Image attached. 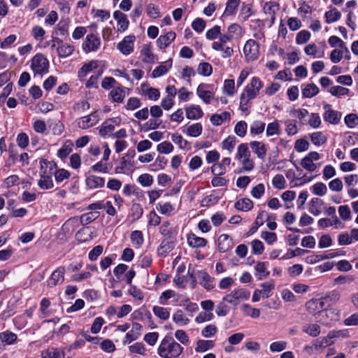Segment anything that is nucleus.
I'll use <instances>...</instances> for the list:
<instances>
[{
  "instance_id": "obj_45",
  "label": "nucleus",
  "mask_w": 358,
  "mask_h": 358,
  "mask_svg": "<svg viewBox=\"0 0 358 358\" xmlns=\"http://www.w3.org/2000/svg\"><path fill=\"white\" fill-rule=\"evenodd\" d=\"M203 128L200 123H195L187 128L186 134L192 137H197L201 135Z\"/></svg>"
},
{
  "instance_id": "obj_54",
  "label": "nucleus",
  "mask_w": 358,
  "mask_h": 358,
  "mask_svg": "<svg viewBox=\"0 0 358 358\" xmlns=\"http://www.w3.org/2000/svg\"><path fill=\"white\" fill-rule=\"evenodd\" d=\"M313 192L317 196H323L327 192V187L323 182H317L312 187Z\"/></svg>"
},
{
  "instance_id": "obj_64",
  "label": "nucleus",
  "mask_w": 358,
  "mask_h": 358,
  "mask_svg": "<svg viewBox=\"0 0 358 358\" xmlns=\"http://www.w3.org/2000/svg\"><path fill=\"white\" fill-rule=\"evenodd\" d=\"M265 188L262 183H259L254 187L251 190L252 196L255 199L261 198L264 194Z\"/></svg>"
},
{
  "instance_id": "obj_43",
  "label": "nucleus",
  "mask_w": 358,
  "mask_h": 358,
  "mask_svg": "<svg viewBox=\"0 0 358 358\" xmlns=\"http://www.w3.org/2000/svg\"><path fill=\"white\" fill-rule=\"evenodd\" d=\"M250 152L248 149V145L247 143H241L238 147V152L236 156V158L238 160H241L242 159L250 157Z\"/></svg>"
},
{
  "instance_id": "obj_11",
  "label": "nucleus",
  "mask_w": 358,
  "mask_h": 358,
  "mask_svg": "<svg viewBox=\"0 0 358 358\" xmlns=\"http://www.w3.org/2000/svg\"><path fill=\"white\" fill-rule=\"evenodd\" d=\"M200 280L199 283L207 290L213 289L215 286V279L209 275L204 270L199 271L197 273Z\"/></svg>"
},
{
  "instance_id": "obj_28",
  "label": "nucleus",
  "mask_w": 358,
  "mask_h": 358,
  "mask_svg": "<svg viewBox=\"0 0 358 358\" xmlns=\"http://www.w3.org/2000/svg\"><path fill=\"white\" fill-rule=\"evenodd\" d=\"M264 216H268V218H269V216L267 215V213L266 211H259L256 217L255 222L253 223L252 227L248 231V235H251L256 232L258 228L264 224L263 218Z\"/></svg>"
},
{
  "instance_id": "obj_39",
  "label": "nucleus",
  "mask_w": 358,
  "mask_h": 358,
  "mask_svg": "<svg viewBox=\"0 0 358 358\" xmlns=\"http://www.w3.org/2000/svg\"><path fill=\"white\" fill-rule=\"evenodd\" d=\"M0 340L7 345H12L17 340V335L11 331H6L0 334Z\"/></svg>"
},
{
  "instance_id": "obj_26",
  "label": "nucleus",
  "mask_w": 358,
  "mask_h": 358,
  "mask_svg": "<svg viewBox=\"0 0 358 358\" xmlns=\"http://www.w3.org/2000/svg\"><path fill=\"white\" fill-rule=\"evenodd\" d=\"M203 113L199 106L186 108V116L189 120H197L203 116Z\"/></svg>"
},
{
  "instance_id": "obj_36",
  "label": "nucleus",
  "mask_w": 358,
  "mask_h": 358,
  "mask_svg": "<svg viewBox=\"0 0 358 358\" xmlns=\"http://www.w3.org/2000/svg\"><path fill=\"white\" fill-rule=\"evenodd\" d=\"M214 347V342L208 340H199L196 343L195 348L196 352H206Z\"/></svg>"
},
{
  "instance_id": "obj_35",
  "label": "nucleus",
  "mask_w": 358,
  "mask_h": 358,
  "mask_svg": "<svg viewBox=\"0 0 358 358\" xmlns=\"http://www.w3.org/2000/svg\"><path fill=\"white\" fill-rule=\"evenodd\" d=\"M141 55L143 57L142 60L145 63H151L154 62L155 55L152 52L151 47L149 45H144L141 51Z\"/></svg>"
},
{
  "instance_id": "obj_38",
  "label": "nucleus",
  "mask_w": 358,
  "mask_h": 358,
  "mask_svg": "<svg viewBox=\"0 0 358 358\" xmlns=\"http://www.w3.org/2000/svg\"><path fill=\"white\" fill-rule=\"evenodd\" d=\"M152 311L155 315H156L157 317H159L161 320H166L169 318L170 313L168 310V308L155 306L152 308Z\"/></svg>"
},
{
  "instance_id": "obj_15",
  "label": "nucleus",
  "mask_w": 358,
  "mask_h": 358,
  "mask_svg": "<svg viewBox=\"0 0 358 358\" xmlns=\"http://www.w3.org/2000/svg\"><path fill=\"white\" fill-rule=\"evenodd\" d=\"M175 247L174 240L164 239L157 249V254L160 257H166Z\"/></svg>"
},
{
  "instance_id": "obj_58",
  "label": "nucleus",
  "mask_w": 358,
  "mask_h": 358,
  "mask_svg": "<svg viewBox=\"0 0 358 358\" xmlns=\"http://www.w3.org/2000/svg\"><path fill=\"white\" fill-rule=\"evenodd\" d=\"M303 331L308 335L316 337L320 333V327L317 324H310L306 327Z\"/></svg>"
},
{
  "instance_id": "obj_7",
  "label": "nucleus",
  "mask_w": 358,
  "mask_h": 358,
  "mask_svg": "<svg viewBox=\"0 0 358 358\" xmlns=\"http://www.w3.org/2000/svg\"><path fill=\"white\" fill-rule=\"evenodd\" d=\"M135 36L134 35H129L125 36L117 45V49L125 55H129L134 50V45L135 41Z\"/></svg>"
},
{
  "instance_id": "obj_33",
  "label": "nucleus",
  "mask_w": 358,
  "mask_h": 358,
  "mask_svg": "<svg viewBox=\"0 0 358 358\" xmlns=\"http://www.w3.org/2000/svg\"><path fill=\"white\" fill-rule=\"evenodd\" d=\"M99 216V212H89L83 214L80 217V221L82 225H87L95 220H96Z\"/></svg>"
},
{
  "instance_id": "obj_62",
  "label": "nucleus",
  "mask_w": 358,
  "mask_h": 358,
  "mask_svg": "<svg viewBox=\"0 0 358 358\" xmlns=\"http://www.w3.org/2000/svg\"><path fill=\"white\" fill-rule=\"evenodd\" d=\"M349 92V89L338 85L331 87L329 90V92L335 96L348 94Z\"/></svg>"
},
{
  "instance_id": "obj_3",
  "label": "nucleus",
  "mask_w": 358,
  "mask_h": 358,
  "mask_svg": "<svg viewBox=\"0 0 358 358\" xmlns=\"http://www.w3.org/2000/svg\"><path fill=\"white\" fill-rule=\"evenodd\" d=\"M41 171H40V180L38 185L42 189H48L53 187V181L51 177V171L56 169L57 165L53 162H49L47 159H43L40 161Z\"/></svg>"
},
{
  "instance_id": "obj_57",
  "label": "nucleus",
  "mask_w": 358,
  "mask_h": 358,
  "mask_svg": "<svg viewBox=\"0 0 358 358\" xmlns=\"http://www.w3.org/2000/svg\"><path fill=\"white\" fill-rule=\"evenodd\" d=\"M227 33L231 36L233 38L240 37L242 34V28L238 24H232L228 27Z\"/></svg>"
},
{
  "instance_id": "obj_19",
  "label": "nucleus",
  "mask_w": 358,
  "mask_h": 358,
  "mask_svg": "<svg viewBox=\"0 0 358 358\" xmlns=\"http://www.w3.org/2000/svg\"><path fill=\"white\" fill-rule=\"evenodd\" d=\"M176 38V33L173 31H169L165 35L160 36L157 41V46L160 49H164L169 46L171 43Z\"/></svg>"
},
{
  "instance_id": "obj_42",
  "label": "nucleus",
  "mask_w": 358,
  "mask_h": 358,
  "mask_svg": "<svg viewBox=\"0 0 358 358\" xmlns=\"http://www.w3.org/2000/svg\"><path fill=\"white\" fill-rule=\"evenodd\" d=\"M57 50L59 57H66L73 53L74 48L73 45L66 43L62 44Z\"/></svg>"
},
{
  "instance_id": "obj_6",
  "label": "nucleus",
  "mask_w": 358,
  "mask_h": 358,
  "mask_svg": "<svg viewBox=\"0 0 358 358\" xmlns=\"http://www.w3.org/2000/svg\"><path fill=\"white\" fill-rule=\"evenodd\" d=\"M250 296V292L245 289H238L223 297V301L234 306H237L240 299H247Z\"/></svg>"
},
{
  "instance_id": "obj_60",
  "label": "nucleus",
  "mask_w": 358,
  "mask_h": 358,
  "mask_svg": "<svg viewBox=\"0 0 358 358\" xmlns=\"http://www.w3.org/2000/svg\"><path fill=\"white\" fill-rule=\"evenodd\" d=\"M157 151L160 153L169 154L173 150V145L169 141H164L157 145Z\"/></svg>"
},
{
  "instance_id": "obj_25",
  "label": "nucleus",
  "mask_w": 358,
  "mask_h": 358,
  "mask_svg": "<svg viewBox=\"0 0 358 358\" xmlns=\"http://www.w3.org/2000/svg\"><path fill=\"white\" fill-rule=\"evenodd\" d=\"M253 202L248 198H243L238 200L235 204L234 208L238 210L248 211L253 208Z\"/></svg>"
},
{
  "instance_id": "obj_4",
  "label": "nucleus",
  "mask_w": 358,
  "mask_h": 358,
  "mask_svg": "<svg viewBox=\"0 0 358 358\" xmlns=\"http://www.w3.org/2000/svg\"><path fill=\"white\" fill-rule=\"evenodd\" d=\"M49 62L42 54L36 55L31 59V69L36 73L43 74L47 73Z\"/></svg>"
},
{
  "instance_id": "obj_31",
  "label": "nucleus",
  "mask_w": 358,
  "mask_h": 358,
  "mask_svg": "<svg viewBox=\"0 0 358 358\" xmlns=\"http://www.w3.org/2000/svg\"><path fill=\"white\" fill-rule=\"evenodd\" d=\"M230 119V113L227 111H224L221 114H214L210 117V122L213 125L220 126L224 120Z\"/></svg>"
},
{
  "instance_id": "obj_41",
  "label": "nucleus",
  "mask_w": 358,
  "mask_h": 358,
  "mask_svg": "<svg viewBox=\"0 0 358 358\" xmlns=\"http://www.w3.org/2000/svg\"><path fill=\"white\" fill-rule=\"evenodd\" d=\"M265 129V123L260 120L254 121L250 128V131L252 135H259Z\"/></svg>"
},
{
  "instance_id": "obj_56",
  "label": "nucleus",
  "mask_w": 358,
  "mask_h": 358,
  "mask_svg": "<svg viewBox=\"0 0 358 358\" xmlns=\"http://www.w3.org/2000/svg\"><path fill=\"white\" fill-rule=\"evenodd\" d=\"M285 131L289 136L294 135L297 133L298 129L296 122L294 120H289L285 122Z\"/></svg>"
},
{
  "instance_id": "obj_47",
  "label": "nucleus",
  "mask_w": 358,
  "mask_h": 358,
  "mask_svg": "<svg viewBox=\"0 0 358 358\" xmlns=\"http://www.w3.org/2000/svg\"><path fill=\"white\" fill-rule=\"evenodd\" d=\"M325 17L327 22L330 24L338 20L341 17V14L336 8H334L326 12Z\"/></svg>"
},
{
  "instance_id": "obj_50",
  "label": "nucleus",
  "mask_w": 358,
  "mask_h": 358,
  "mask_svg": "<svg viewBox=\"0 0 358 358\" xmlns=\"http://www.w3.org/2000/svg\"><path fill=\"white\" fill-rule=\"evenodd\" d=\"M248 129V124L245 121H239L236 123L234 127V132L235 134L240 136V137H244L246 134Z\"/></svg>"
},
{
  "instance_id": "obj_21",
  "label": "nucleus",
  "mask_w": 358,
  "mask_h": 358,
  "mask_svg": "<svg viewBox=\"0 0 358 358\" xmlns=\"http://www.w3.org/2000/svg\"><path fill=\"white\" fill-rule=\"evenodd\" d=\"M206 84H200L197 87L196 94L201 99L206 103H210L211 99L213 98V93L210 91L206 90Z\"/></svg>"
},
{
  "instance_id": "obj_63",
  "label": "nucleus",
  "mask_w": 358,
  "mask_h": 358,
  "mask_svg": "<svg viewBox=\"0 0 358 358\" xmlns=\"http://www.w3.org/2000/svg\"><path fill=\"white\" fill-rule=\"evenodd\" d=\"M310 37V34L309 31L306 30H302L299 31L296 38V41L297 44H303L306 43Z\"/></svg>"
},
{
  "instance_id": "obj_59",
  "label": "nucleus",
  "mask_w": 358,
  "mask_h": 358,
  "mask_svg": "<svg viewBox=\"0 0 358 358\" xmlns=\"http://www.w3.org/2000/svg\"><path fill=\"white\" fill-rule=\"evenodd\" d=\"M175 296H176L175 291L171 289L166 290L160 295L159 298V303L162 305H165L169 299L174 297Z\"/></svg>"
},
{
  "instance_id": "obj_14",
  "label": "nucleus",
  "mask_w": 358,
  "mask_h": 358,
  "mask_svg": "<svg viewBox=\"0 0 358 358\" xmlns=\"http://www.w3.org/2000/svg\"><path fill=\"white\" fill-rule=\"evenodd\" d=\"M98 122V115L96 111L92 113L89 115L84 116L81 121L78 122V127L83 129L92 127Z\"/></svg>"
},
{
  "instance_id": "obj_17",
  "label": "nucleus",
  "mask_w": 358,
  "mask_h": 358,
  "mask_svg": "<svg viewBox=\"0 0 358 358\" xmlns=\"http://www.w3.org/2000/svg\"><path fill=\"white\" fill-rule=\"evenodd\" d=\"M250 148L253 152L257 155V157L263 159L266 155L267 149L265 144L260 141H251L250 143Z\"/></svg>"
},
{
  "instance_id": "obj_37",
  "label": "nucleus",
  "mask_w": 358,
  "mask_h": 358,
  "mask_svg": "<svg viewBox=\"0 0 358 358\" xmlns=\"http://www.w3.org/2000/svg\"><path fill=\"white\" fill-rule=\"evenodd\" d=\"M73 144L71 141H66L58 150L57 156L61 159L66 158L72 151Z\"/></svg>"
},
{
  "instance_id": "obj_18",
  "label": "nucleus",
  "mask_w": 358,
  "mask_h": 358,
  "mask_svg": "<svg viewBox=\"0 0 358 358\" xmlns=\"http://www.w3.org/2000/svg\"><path fill=\"white\" fill-rule=\"evenodd\" d=\"M218 249L221 252H226L232 248L233 242L231 238L227 234H222L217 239Z\"/></svg>"
},
{
  "instance_id": "obj_30",
  "label": "nucleus",
  "mask_w": 358,
  "mask_h": 358,
  "mask_svg": "<svg viewBox=\"0 0 358 358\" xmlns=\"http://www.w3.org/2000/svg\"><path fill=\"white\" fill-rule=\"evenodd\" d=\"M109 95L113 101L117 103H122L125 97V93L122 87L113 88Z\"/></svg>"
},
{
  "instance_id": "obj_44",
  "label": "nucleus",
  "mask_w": 358,
  "mask_h": 358,
  "mask_svg": "<svg viewBox=\"0 0 358 358\" xmlns=\"http://www.w3.org/2000/svg\"><path fill=\"white\" fill-rule=\"evenodd\" d=\"M262 289H259L261 292V295L263 299L268 298L271 294V291L274 289V283L273 282H266L261 284Z\"/></svg>"
},
{
  "instance_id": "obj_52",
  "label": "nucleus",
  "mask_w": 358,
  "mask_h": 358,
  "mask_svg": "<svg viewBox=\"0 0 358 358\" xmlns=\"http://www.w3.org/2000/svg\"><path fill=\"white\" fill-rule=\"evenodd\" d=\"M280 133V125L278 121L269 123L266 127V135L268 136L278 135Z\"/></svg>"
},
{
  "instance_id": "obj_53",
  "label": "nucleus",
  "mask_w": 358,
  "mask_h": 358,
  "mask_svg": "<svg viewBox=\"0 0 358 358\" xmlns=\"http://www.w3.org/2000/svg\"><path fill=\"white\" fill-rule=\"evenodd\" d=\"M101 350L106 352L111 353L115 350V345L109 339H105L99 343Z\"/></svg>"
},
{
  "instance_id": "obj_22",
  "label": "nucleus",
  "mask_w": 358,
  "mask_h": 358,
  "mask_svg": "<svg viewBox=\"0 0 358 358\" xmlns=\"http://www.w3.org/2000/svg\"><path fill=\"white\" fill-rule=\"evenodd\" d=\"M187 242L189 245L192 248H203L207 244V241L205 238L198 237L194 234L187 236Z\"/></svg>"
},
{
  "instance_id": "obj_16",
  "label": "nucleus",
  "mask_w": 358,
  "mask_h": 358,
  "mask_svg": "<svg viewBox=\"0 0 358 358\" xmlns=\"http://www.w3.org/2000/svg\"><path fill=\"white\" fill-rule=\"evenodd\" d=\"M85 184L89 189H96L104 186L105 180L103 178L91 175L86 178Z\"/></svg>"
},
{
  "instance_id": "obj_29",
  "label": "nucleus",
  "mask_w": 358,
  "mask_h": 358,
  "mask_svg": "<svg viewBox=\"0 0 358 358\" xmlns=\"http://www.w3.org/2000/svg\"><path fill=\"white\" fill-rule=\"evenodd\" d=\"M171 140L175 143L178 144L180 149L189 150L192 148L191 143L187 140L183 139L181 135L178 134H173L171 135Z\"/></svg>"
},
{
  "instance_id": "obj_8",
  "label": "nucleus",
  "mask_w": 358,
  "mask_h": 358,
  "mask_svg": "<svg viewBox=\"0 0 358 358\" xmlns=\"http://www.w3.org/2000/svg\"><path fill=\"white\" fill-rule=\"evenodd\" d=\"M66 270L64 266H59L50 275L48 280V285L50 287H55L57 285L62 284L64 280V274Z\"/></svg>"
},
{
  "instance_id": "obj_48",
  "label": "nucleus",
  "mask_w": 358,
  "mask_h": 358,
  "mask_svg": "<svg viewBox=\"0 0 358 358\" xmlns=\"http://www.w3.org/2000/svg\"><path fill=\"white\" fill-rule=\"evenodd\" d=\"M310 140L313 144L319 146L327 141V138L321 131H317L310 135Z\"/></svg>"
},
{
  "instance_id": "obj_12",
  "label": "nucleus",
  "mask_w": 358,
  "mask_h": 358,
  "mask_svg": "<svg viewBox=\"0 0 358 358\" xmlns=\"http://www.w3.org/2000/svg\"><path fill=\"white\" fill-rule=\"evenodd\" d=\"M160 234L167 240H174L177 236L176 230L168 221L164 222L159 227Z\"/></svg>"
},
{
  "instance_id": "obj_61",
  "label": "nucleus",
  "mask_w": 358,
  "mask_h": 358,
  "mask_svg": "<svg viewBox=\"0 0 358 358\" xmlns=\"http://www.w3.org/2000/svg\"><path fill=\"white\" fill-rule=\"evenodd\" d=\"M55 178L56 182H61L64 179H68L70 177V173L64 169H58L55 173Z\"/></svg>"
},
{
  "instance_id": "obj_27",
  "label": "nucleus",
  "mask_w": 358,
  "mask_h": 358,
  "mask_svg": "<svg viewBox=\"0 0 358 358\" xmlns=\"http://www.w3.org/2000/svg\"><path fill=\"white\" fill-rule=\"evenodd\" d=\"M96 66L97 64L95 61H90L88 63L84 64L78 73V76L80 80L83 79L94 69H96Z\"/></svg>"
},
{
  "instance_id": "obj_23",
  "label": "nucleus",
  "mask_w": 358,
  "mask_h": 358,
  "mask_svg": "<svg viewBox=\"0 0 358 358\" xmlns=\"http://www.w3.org/2000/svg\"><path fill=\"white\" fill-rule=\"evenodd\" d=\"M43 358H66V353L64 350L58 348H50L42 352Z\"/></svg>"
},
{
  "instance_id": "obj_32",
  "label": "nucleus",
  "mask_w": 358,
  "mask_h": 358,
  "mask_svg": "<svg viewBox=\"0 0 358 358\" xmlns=\"http://www.w3.org/2000/svg\"><path fill=\"white\" fill-rule=\"evenodd\" d=\"M240 3V0H228L226 4V8L222 16L232 15L236 13L237 7Z\"/></svg>"
},
{
  "instance_id": "obj_10",
  "label": "nucleus",
  "mask_w": 358,
  "mask_h": 358,
  "mask_svg": "<svg viewBox=\"0 0 358 358\" xmlns=\"http://www.w3.org/2000/svg\"><path fill=\"white\" fill-rule=\"evenodd\" d=\"M100 45V39L94 34H88L83 44V48L86 52L96 50Z\"/></svg>"
},
{
  "instance_id": "obj_34",
  "label": "nucleus",
  "mask_w": 358,
  "mask_h": 358,
  "mask_svg": "<svg viewBox=\"0 0 358 358\" xmlns=\"http://www.w3.org/2000/svg\"><path fill=\"white\" fill-rule=\"evenodd\" d=\"M319 92V89L314 83L308 84L302 90V95L305 98H312Z\"/></svg>"
},
{
  "instance_id": "obj_55",
  "label": "nucleus",
  "mask_w": 358,
  "mask_h": 358,
  "mask_svg": "<svg viewBox=\"0 0 358 358\" xmlns=\"http://www.w3.org/2000/svg\"><path fill=\"white\" fill-rule=\"evenodd\" d=\"M275 5L271 2L266 3L264 6V11L266 15H271V25H273L275 22Z\"/></svg>"
},
{
  "instance_id": "obj_40",
  "label": "nucleus",
  "mask_w": 358,
  "mask_h": 358,
  "mask_svg": "<svg viewBox=\"0 0 358 358\" xmlns=\"http://www.w3.org/2000/svg\"><path fill=\"white\" fill-rule=\"evenodd\" d=\"M173 320L175 323L180 325H186L189 324V320L185 317L182 310H178L173 315Z\"/></svg>"
},
{
  "instance_id": "obj_1",
  "label": "nucleus",
  "mask_w": 358,
  "mask_h": 358,
  "mask_svg": "<svg viewBox=\"0 0 358 358\" xmlns=\"http://www.w3.org/2000/svg\"><path fill=\"white\" fill-rule=\"evenodd\" d=\"M263 87V83L257 77H253L250 83L245 86L240 96L239 109L243 112L248 110L250 101L255 99Z\"/></svg>"
},
{
  "instance_id": "obj_5",
  "label": "nucleus",
  "mask_w": 358,
  "mask_h": 358,
  "mask_svg": "<svg viewBox=\"0 0 358 358\" xmlns=\"http://www.w3.org/2000/svg\"><path fill=\"white\" fill-rule=\"evenodd\" d=\"M243 53L248 62L254 61L259 56V44L253 39L247 41L243 48Z\"/></svg>"
},
{
  "instance_id": "obj_20",
  "label": "nucleus",
  "mask_w": 358,
  "mask_h": 358,
  "mask_svg": "<svg viewBox=\"0 0 358 358\" xmlns=\"http://www.w3.org/2000/svg\"><path fill=\"white\" fill-rule=\"evenodd\" d=\"M172 66V59H169L167 61L162 63L152 73L153 78L160 77L166 74L169 69Z\"/></svg>"
},
{
  "instance_id": "obj_24",
  "label": "nucleus",
  "mask_w": 358,
  "mask_h": 358,
  "mask_svg": "<svg viewBox=\"0 0 358 358\" xmlns=\"http://www.w3.org/2000/svg\"><path fill=\"white\" fill-rule=\"evenodd\" d=\"M267 263L264 262H258L255 267L256 276L258 280L266 278L269 275V271H267Z\"/></svg>"
},
{
  "instance_id": "obj_46",
  "label": "nucleus",
  "mask_w": 358,
  "mask_h": 358,
  "mask_svg": "<svg viewBox=\"0 0 358 358\" xmlns=\"http://www.w3.org/2000/svg\"><path fill=\"white\" fill-rule=\"evenodd\" d=\"M236 138L234 136H229L222 143V148L224 150H227L229 152H231L236 145Z\"/></svg>"
},
{
  "instance_id": "obj_13",
  "label": "nucleus",
  "mask_w": 358,
  "mask_h": 358,
  "mask_svg": "<svg viewBox=\"0 0 358 358\" xmlns=\"http://www.w3.org/2000/svg\"><path fill=\"white\" fill-rule=\"evenodd\" d=\"M113 17L117 22V31L123 32L128 28L129 22L124 13L116 10L113 13Z\"/></svg>"
},
{
  "instance_id": "obj_49",
  "label": "nucleus",
  "mask_w": 358,
  "mask_h": 358,
  "mask_svg": "<svg viewBox=\"0 0 358 358\" xmlns=\"http://www.w3.org/2000/svg\"><path fill=\"white\" fill-rule=\"evenodd\" d=\"M198 73L203 76H209L213 73V67L208 62H201L198 66Z\"/></svg>"
},
{
  "instance_id": "obj_2",
  "label": "nucleus",
  "mask_w": 358,
  "mask_h": 358,
  "mask_svg": "<svg viewBox=\"0 0 358 358\" xmlns=\"http://www.w3.org/2000/svg\"><path fill=\"white\" fill-rule=\"evenodd\" d=\"M182 350L183 348L171 336H165L157 351L162 358H177L181 355Z\"/></svg>"
},
{
  "instance_id": "obj_9",
  "label": "nucleus",
  "mask_w": 358,
  "mask_h": 358,
  "mask_svg": "<svg viewBox=\"0 0 358 358\" xmlns=\"http://www.w3.org/2000/svg\"><path fill=\"white\" fill-rule=\"evenodd\" d=\"M331 107L329 104L324 106L325 109V113L323 115L324 120L330 124H337L341 120V113L337 110H332Z\"/></svg>"
},
{
  "instance_id": "obj_51",
  "label": "nucleus",
  "mask_w": 358,
  "mask_h": 358,
  "mask_svg": "<svg viewBox=\"0 0 358 358\" xmlns=\"http://www.w3.org/2000/svg\"><path fill=\"white\" fill-rule=\"evenodd\" d=\"M115 129V125L109 123V121H105L99 129V135L106 137L108 134L113 132Z\"/></svg>"
}]
</instances>
